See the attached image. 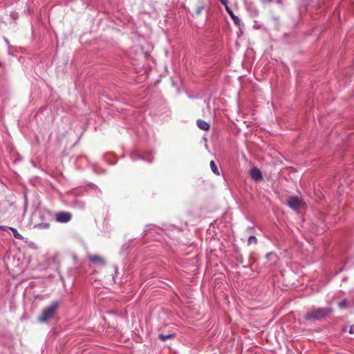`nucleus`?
<instances>
[{
    "instance_id": "obj_1",
    "label": "nucleus",
    "mask_w": 354,
    "mask_h": 354,
    "mask_svg": "<svg viewBox=\"0 0 354 354\" xmlns=\"http://www.w3.org/2000/svg\"><path fill=\"white\" fill-rule=\"evenodd\" d=\"M331 312L330 308H312L306 311L304 319L309 322L322 321L327 317Z\"/></svg>"
},
{
    "instance_id": "obj_2",
    "label": "nucleus",
    "mask_w": 354,
    "mask_h": 354,
    "mask_svg": "<svg viewBox=\"0 0 354 354\" xmlns=\"http://www.w3.org/2000/svg\"><path fill=\"white\" fill-rule=\"evenodd\" d=\"M59 307V303L57 301H53L49 306L42 310L41 315L37 317L38 322L45 323L52 319L57 311Z\"/></svg>"
},
{
    "instance_id": "obj_3",
    "label": "nucleus",
    "mask_w": 354,
    "mask_h": 354,
    "mask_svg": "<svg viewBox=\"0 0 354 354\" xmlns=\"http://www.w3.org/2000/svg\"><path fill=\"white\" fill-rule=\"evenodd\" d=\"M287 204L289 207L295 211H298L305 206V203L302 198L297 196H290L288 200Z\"/></svg>"
},
{
    "instance_id": "obj_4",
    "label": "nucleus",
    "mask_w": 354,
    "mask_h": 354,
    "mask_svg": "<svg viewBox=\"0 0 354 354\" xmlns=\"http://www.w3.org/2000/svg\"><path fill=\"white\" fill-rule=\"evenodd\" d=\"M72 218V214L67 212H59L55 215V219L59 223H68Z\"/></svg>"
},
{
    "instance_id": "obj_5",
    "label": "nucleus",
    "mask_w": 354,
    "mask_h": 354,
    "mask_svg": "<svg viewBox=\"0 0 354 354\" xmlns=\"http://www.w3.org/2000/svg\"><path fill=\"white\" fill-rule=\"evenodd\" d=\"M251 178L255 181H260L262 179V174L259 169L253 167L250 171Z\"/></svg>"
},
{
    "instance_id": "obj_6",
    "label": "nucleus",
    "mask_w": 354,
    "mask_h": 354,
    "mask_svg": "<svg viewBox=\"0 0 354 354\" xmlns=\"http://www.w3.org/2000/svg\"><path fill=\"white\" fill-rule=\"evenodd\" d=\"M88 259L94 263H99L102 266H104L106 263L105 260L102 257L97 255L89 256Z\"/></svg>"
},
{
    "instance_id": "obj_7",
    "label": "nucleus",
    "mask_w": 354,
    "mask_h": 354,
    "mask_svg": "<svg viewBox=\"0 0 354 354\" xmlns=\"http://www.w3.org/2000/svg\"><path fill=\"white\" fill-rule=\"evenodd\" d=\"M131 159L133 160L141 159L143 160H146L148 162L151 163L152 162V158L146 159L144 158L142 155H140L138 151H133L131 153Z\"/></svg>"
},
{
    "instance_id": "obj_8",
    "label": "nucleus",
    "mask_w": 354,
    "mask_h": 354,
    "mask_svg": "<svg viewBox=\"0 0 354 354\" xmlns=\"http://www.w3.org/2000/svg\"><path fill=\"white\" fill-rule=\"evenodd\" d=\"M196 124L199 129L203 131H208L210 128L209 124L201 119L197 120Z\"/></svg>"
},
{
    "instance_id": "obj_9",
    "label": "nucleus",
    "mask_w": 354,
    "mask_h": 354,
    "mask_svg": "<svg viewBox=\"0 0 354 354\" xmlns=\"http://www.w3.org/2000/svg\"><path fill=\"white\" fill-rule=\"evenodd\" d=\"M8 228H9V230H10L12 231L15 238H16L17 239H19V240H22L24 239L22 235H21V234H19L18 232L17 229L12 227H10Z\"/></svg>"
},
{
    "instance_id": "obj_10",
    "label": "nucleus",
    "mask_w": 354,
    "mask_h": 354,
    "mask_svg": "<svg viewBox=\"0 0 354 354\" xmlns=\"http://www.w3.org/2000/svg\"><path fill=\"white\" fill-rule=\"evenodd\" d=\"M174 337H175L174 333H170L168 335L160 334L158 335V338L162 342H165L167 339H170V338H174Z\"/></svg>"
},
{
    "instance_id": "obj_11",
    "label": "nucleus",
    "mask_w": 354,
    "mask_h": 354,
    "mask_svg": "<svg viewBox=\"0 0 354 354\" xmlns=\"http://www.w3.org/2000/svg\"><path fill=\"white\" fill-rule=\"evenodd\" d=\"M35 227L38 229H48L50 224L48 223H40L35 225Z\"/></svg>"
},
{
    "instance_id": "obj_12",
    "label": "nucleus",
    "mask_w": 354,
    "mask_h": 354,
    "mask_svg": "<svg viewBox=\"0 0 354 354\" xmlns=\"http://www.w3.org/2000/svg\"><path fill=\"white\" fill-rule=\"evenodd\" d=\"M210 167L212 169V171H213L214 174H215L216 175H219V171H218V169L214 162V160H211L210 162Z\"/></svg>"
},
{
    "instance_id": "obj_13",
    "label": "nucleus",
    "mask_w": 354,
    "mask_h": 354,
    "mask_svg": "<svg viewBox=\"0 0 354 354\" xmlns=\"http://www.w3.org/2000/svg\"><path fill=\"white\" fill-rule=\"evenodd\" d=\"M227 10L228 11V12L230 13V16L232 17V19H233L234 22L236 24H239L240 20H239V18L234 15L233 14V12L232 11H230L227 8Z\"/></svg>"
},
{
    "instance_id": "obj_14",
    "label": "nucleus",
    "mask_w": 354,
    "mask_h": 354,
    "mask_svg": "<svg viewBox=\"0 0 354 354\" xmlns=\"http://www.w3.org/2000/svg\"><path fill=\"white\" fill-rule=\"evenodd\" d=\"M248 244L250 245L252 243H257V239L255 236L254 235H252V236H250L249 238H248Z\"/></svg>"
},
{
    "instance_id": "obj_15",
    "label": "nucleus",
    "mask_w": 354,
    "mask_h": 354,
    "mask_svg": "<svg viewBox=\"0 0 354 354\" xmlns=\"http://www.w3.org/2000/svg\"><path fill=\"white\" fill-rule=\"evenodd\" d=\"M347 305H348V304H347V301H346V299H344V300H343V301H340V302L338 304V306H339V308H341V309L346 308V307H347Z\"/></svg>"
},
{
    "instance_id": "obj_16",
    "label": "nucleus",
    "mask_w": 354,
    "mask_h": 354,
    "mask_svg": "<svg viewBox=\"0 0 354 354\" xmlns=\"http://www.w3.org/2000/svg\"><path fill=\"white\" fill-rule=\"evenodd\" d=\"M151 227L152 226L151 225H149L146 226V228L144 230V232H143L145 236L147 235L149 233V232L151 230Z\"/></svg>"
},
{
    "instance_id": "obj_17",
    "label": "nucleus",
    "mask_w": 354,
    "mask_h": 354,
    "mask_svg": "<svg viewBox=\"0 0 354 354\" xmlns=\"http://www.w3.org/2000/svg\"><path fill=\"white\" fill-rule=\"evenodd\" d=\"M203 6H198L196 10V14L200 15L201 11L203 10Z\"/></svg>"
},
{
    "instance_id": "obj_18",
    "label": "nucleus",
    "mask_w": 354,
    "mask_h": 354,
    "mask_svg": "<svg viewBox=\"0 0 354 354\" xmlns=\"http://www.w3.org/2000/svg\"><path fill=\"white\" fill-rule=\"evenodd\" d=\"M274 254L273 252H269V253L266 254V258L267 259H270V257H271L272 256H274Z\"/></svg>"
},
{
    "instance_id": "obj_19",
    "label": "nucleus",
    "mask_w": 354,
    "mask_h": 354,
    "mask_svg": "<svg viewBox=\"0 0 354 354\" xmlns=\"http://www.w3.org/2000/svg\"><path fill=\"white\" fill-rule=\"evenodd\" d=\"M349 333L354 334V325L351 326L349 329Z\"/></svg>"
},
{
    "instance_id": "obj_20",
    "label": "nucleus",
    "mask_w": 354,
    "mask_h": 354,
    "mask_svg": "<svg viewBox=\"0 0 354 354\" xmlns=\"http://www.w3.org/2000/svg\"><path fill=\"white\" fill-rule=\"evenodd\" d=\"M223 4L226 5L227 0H219Z\"/></svg>"
},
{
    "instance_id": "obj_21",
    "label": "nucleus",
    "mask_w": 354,
    "mask_h": 354,
    "mask_svg": "<svg viewBox=\"0 0 354 354\" xmlns=\"http://www.w3.org/2000/svg\"><path fill=\"white\" fill-rule=\"evenodd\" d=\"M263 3H270L271 0H261Z\"/></svg>"
},
{
    "instance_id": "obj_22",
    "label": "nucleus",
    "mask_w": 354,
    "mask_h": 354,
    "mask_svg": "<svg viewBox=\"0 0 354 354\" xmlns=\"http://www.w3.org/2000/svg\"><path fill=\"white\" fill-rule=\"evenodd\" d=\"M277 3L278 4H282V1L281 0H277Z\"/></svg>"
},
{
    "instance_id": "obj_23",
    "label": "nucleus",
    "mask_w": 354,
    "mask_h": 354,
    "mask_svg": "<svg viewBox=\"0 0 354 354\" xmlns=\"http://www.w3.org/2000/svg\"><path fill=\"white\" fill-rule=\"evenodd\" d=\"M80 207H81L82 208H84V203H82V204H81V205H80Z\"/></svg>"
}]
</instances>
